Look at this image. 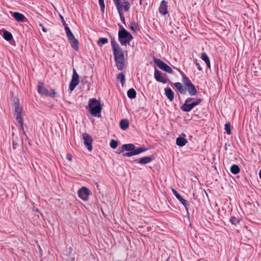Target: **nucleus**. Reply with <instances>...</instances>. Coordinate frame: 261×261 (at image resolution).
Instances as JSON below:
<instances>
[{
    "instance_id": "obj_1",
    "label": "nucleus",
    "mask_w": 261,
    "mask_h": 261,
    "mask_svg": "<svg viewBox=\"0 0 261 261\" xmlns=\"http://www.w3.org/2000/svg\"><path fill=\"white\" fill-rule=\"evenodd\" d=\"M111 45L116 65L118 70H121L125 66L124 53L114 37H111Z\"/></svg>"
},
{
    "instance_id": "obj_2",
    "label": "nucleus",
    "mask_w": 261,
    "mask_h": 261,
    "mask_svg": "<svg viewBox=\"0 0 261 261\" xmlns=\"http://www.w3.org/2000/svg\"><path fill=\"white\" fill-rule=\"evenodd\" d=\"M88 109L90 113L94 117H100L102 107L99 101L96 98H91L88 102Z\"/></svg>"
},
{
    "instance_id": "obj_3",
    "label": "nucleus",
    "mask_w": 261,
    "mask_h": 261,
    "mask_svg": "<svg viewBox=\"0 0 261 261\" xmlns=\"http://www.w3.org/2000/svg\"><path fill=\"white\" fill-rule=\"evenodd\" d=\"M120 30L118 32V40L122 45H126L133 39L132 35L120 24H118Z\"/></svg>"
},
{
    "instance_id": "obj_4",
    "label": "nucleus",
    "mask_w": 261,
    "mask_h": 261,
    "mask_svg": "<svg viewBox=\"0 0 261 261\" xmlns=\"http://www.w3.org/2000/svg\"><path fill=\"white\" fill-rule=\"evenodd\" d=\"M38 92L40 94L49 96L51 97H55L57 96V93L54 90H51L50 91H49L44 87V84L42 83H39L38 86Z\"/></svg>"
},
{
    "instance_id": "obj_5",
    "label": "nucleus",
    "mask_w": 261,
    "mask_h": 261,
    "mask_svg": "<svg viewBox=\"0 0 261 261\" xmlns=\"http://www.w3.org/2000/svg\"><path fill=\"white\" fill-rule=\"evenodd\" d=\"M153 62L156 64L159 68H160L162 70L165 71L169 73H173V71L172 68L161 59L154 57Z\"/></svg>"
},
{
    "instance_id": "obj_6",
    "label": "nucleus",
    "mask_w": 261,
    "mask_h": 261,
    "mask_svg": "<svg viewBox=\"0 0 261 261\" xmlns=\"http://www.w3.org/2000/svg\"><path fill=\"white\" fill-rule=\"evenodd\" d=\"M167 74L166 73L163 74L160 71L155 68L154 76L156 81L162 83L163 84H165L168 82H169L171 84H172L173 83L170 81L168 78H165Z\"/></svg>"
},
{
    "instance_id": "obj_7",
    "label": "nucleus",
    "mask_w": 261,
    "mask_h": 261,
    "mask_svg": "<svg viewBox=\"0 0 261 261\" xmlns=\"http://www.w3.org/2000/svg\"><path fill=\"white\" fill-rule=\"evenodd\" d=\"M79 83L80 80L79 74L76 72L75 69H73L72 79L69 84V90L71 91H72L76 87V86L79 84Z\"/></svg>"
},
{
    "instance_id": "obj_8",
    "label": "nucleus",
    "mask_w": 261,
    "mask_h": 261,
    "mask_svg": "<svg viewBox=\"0 0 261 261\" xmlns=\"http://www.w3.org/2000/svg\"><path fill=\"white\" fill-rule=\"evenodd\" d=\"M82 138L84 140V144L85 146L87 147L89 151H91L93 149L92 147V141L93 140L91 137V136L86 133H83L82 135Z\"/></svg>"
},
{
    "instance_id": "obj_9",
    "label": "nucleus",
    "mask_w": 261,
    "mask_h": 261,
    "mask_svg": "<svg viewBox=\"0 0 261 261\" xmlns=\"http://www.w3.org/2000/svg\"><path fill=\"white\" fill-rule=\"evenodd\" d=\"M172 192L176 198L184 205L187 212V214H189V202L187 200L184 199L175 189H172Z\"/></svg>"
},
{
    "instance_id": "obj_10",
    "label": "nucleus",
    "mask_w": 261,
    "mask_h": 261,
    "mask_svg": "<svg viewBox=\"0 0 261 261\" xmlns=\"http://www.w3.org/2000/svg\"><path fill=\"white\" fill-rule=\"evenodd\" d=\"M90 193V191L86 187L80 189L77 192L79 197L84 201L88 200Z\"/></svg>"
},
{
    "instance_id": "obj_11",
    "label": "nucleus",
    "mask_w": 261,
    "mask_h": 261,
    "mask_svg": "<svg viewBox=\"0 0 261 261\" xmlns=\"http://www.w3.org/2000/svg\"><path fill=\"white\" fill-rule=\"evenodd\" d=\"M13 107H14V115L15 116L16 120H19L20 121L21 118H22L21 115L22 109L20 108L19 101L18 99L14 102Z\"/></svg>"
},
{
    "instance_id": "obj_12",
    "label": "nucleus",
    "mask_w": 261,
    "mask_h": 261,
    "mask_svg": "<svg viewBox=\"0 0 261 261\" xmlns=\"http://www.w3.org/2000/svg\"><path fill=\"white\" fill-rule=\"evenodd\" d=\"M147 148L143 147H136L132 152H127L123 154V156L130 157L133 155H138L143 152L147 150Z\"/></svg>"
},
{
    "instance_id": "obj_13",
    "label": "nucleus",
    "mask_w": 261,
    "mask_h": 261,
    "mask_svg": "<svg viewBox=\"0 0 261 261\" xmlns=\"http://www.w3.org/2000/svg\"><path fill=\"white\" fill-rule=\"evenodd\" d=\"M154 159L153 155H150L147 156H144L138 159L135 160V162L139 163L140 164L145 165L149 163Z\"/></svg>"
},
{
    "instance_id": "obj_14",
    "label": "nucleus",
    "mask_w": 261,
    "mask_h": 261,
    "mask_svg": "<svg viewBox=\"0 0 261 261\" xmlns=\"http://www.w3.org/2000/svg\"><path fill=\"white\" fill-rule=\"evenodd\" d=\"M167 8V2L165 0H163L159 7L160 13L162 15H165L168 13Z\"/></svg>"
},
{
    "instance_id": "obj_15",
    "label": "nucleus",
    "mask_w": 261,
    "mask_h": 261,
    "mask_svg": "<svg viewBox=\"0 0 261 261\" xmlns=\"http://www.w3.org/2000/svg\"><path fill=\"white\" fill-rule=\"evenodd\" d=\"M71 47L76 51L79 50V43L78 40L75 38L74 36L68 39Z\"/></svg>"
},
{
    "instance_id": "obj_16",
    "label": "nucleus",
    "mask_w": 261,
    "mask_h": 261,
    "mask_svg": "<svg viewBox=\"0 0 261 261\" xmlns=\"http://www.w3.org/2000/svg\"><path fill=\"white\" fill-rule=\"evenodd\" d=\"M12 16L18 21L24 22L26 19L24 15L17 12H11Z\"/></svg>"
},
{
    "instance_id": "obj_17",
    "label": "nucleus",
    "mask_w": 261,
    "mask_h": 261,
    "mask_svg": "<svg viewBox=\"0 0 261 261\" xmlns=\"http://www.w3.org/2000/svg\"><path fill=\"white\" fill-rule=\"evenodd\" d=\"M165 94L170 101H172L174 99V93L170 88L167 87L165 88Z\"/></svg>"
},
{
    "instance_id": "obj_18",
    "label": "nucleus",
    "mask_w": 261,
    "mask_h": 261,
    "mask_svg": "<svg viewBox=\"0 0 261 261\" xmlns=\"http://www.w3.org/2000/svg\"><path fill=\"white\" fill-rule=\"evenodd\" d=\"M187 90L189 94L191 96L195 95L197 93V90L193 84L187 87Z\"/></svg>"
},
{
    "instance_id": "obj_19",
    "label": "nucleus",
    "mask_w": 261,
    "mask_h": 261,
    "mask_svg": "<svg viewBox=\"0 0 261 261\" xmlns=\"http://www.w3.org/2000/svg\"><path fill=\"white\" fill-rule=\"evenodd\" d=\"M116 7L117 8V10L119 15L120 16V18L121 22L124 24L125 25L126 24H125V17L124 16L123 12L122 5H120V6H117Z\"/></svg>"
},
{
    "instance_id": "obj_20",
    "label": "nucleus",
    "mask_w": 261,
    "mask_h": 261,
    "mask_svg": "<svg viewBox=\"0 0 261 261\" xmlns=\"http://www.w3.org/2000/svg\"><path fill=\"white\" fill-rule=\"evenodd\" d=\"M188 143V141L182 137H179L176 138V144L179 147H183Z\"/></svg>"
},
{
    "instance_id": "obj_21",
    "label": "nucleus",
    "mask_w": 261,
    "mask_h": 261,
    "mask_svg": "<svg viewBox=\"0 0 261 261\" xmlns=\"http://www.w3.org/2000/svg\"><path fill=\"white\" fill-rule=\"evenodd\" d=\"M193 109L191 103H184L181 107L180 109L185 112H190Z\"/></svg>"
},
{
    "instance_id": "obj_22",
    "label": "nucleus",
    "mask_w": 261,
    "mask_h": 261,
    "mask_svg": "<svg viewBox=\"0 0 261 261\" xmlns=\"http://www.w3.org/2000/svg\"><path fill=\"white\" fill-rule=\"evenodd\" d=\"M180 72L181 74L182 75V81L185 86L186 87H188L189 85H191L192 83L189 79V77L186 76L183 72H181L180 71Z\"/></svg>"
},
{
    "instance_id": "obj_23",
    "label": "nucleus",
    "mask_w": 261,
    "mask_h": 261,
    "mask_svg": "<svg viewBox=\"0 0 261 261\" xmlns=\"http://www.w3.org/2000/svg\"><path fill=\"white\" fill-rule=\"evenodd\" d=\"M129 122L127 119H122L120 121V127L122 130H126L128 128Z\"/></svg>"
},
{
    "instance_id": "obj_24",
    "label": "nucleus",
    "mask_w": 261,
    "mask_h": 261,
    "mask_svg": "<svg viewBox=\"0 0 261 261\" xmlns=\"http://www.w3.org/2000/svg\"><path fill=\"white\" fill-rule=\"evenodd\" d=\"M3 36L4 38L8 41H10L13 39V36L12 34L6 30L3 31Z\"/></svg>"
},
{
    "instance_id": "obj_25",
    "label": "nucleus",
    "mask_w": 261,
    "mask_h": 261,
    "mask_svg": "<svg viewBox=\"0 0 261 261\" xmlns=\"http://www.w3.org/2000/svg\"><path fill=\"white\" fill-rule=\"evenodd\" d=\"M123 149L125 151H128V152H132L134 151V149H135V145L132 143L125 144H123Z\"/></svg>"
},
{
    "instance_id": "obj_26",
    "label": "nucleus",
    "mask_w": 261,
    "mask_h": 261,
    "mask_svg": "<svg viewBox=\"0 0 261 261\" xmlns=\"http://www.w3.org/2000/svg\"><path fill=\"white\" fill-rule=\"evenodd\" d=\"M231 173L233 174H237L240 172V168L238 165L233 164L230 168Z\"/></svg>"
},
{
    "instance_id": "obj_27",
    "label": "nucleus",
    "mask_w": 261,
    "mask_h": 261,
    "mask_svg": "<svg viewBox=\"0 0 261 261\" xmlns=\"http://www.w3.org/2000/svg\"><path fill=\"white\" fill-rule=\"evenodd\" d=\"M127 95L130 99H134L136 97L137 93L134 89L130 88L127 91Z\"/></svg>"
},
{
    "instance_id": "obj_28",
    "label": "nucleus",
    "mask_w": 261,
    "mask_h": 261,
    "mask_svg": "<svg viewBox=\"0 0 261 261\" xmlns=\"http://www.w3.org/2000/svg\"><path fill=\"white\" fill-rule=\"evenodd\" d=\"M174 85L181 94L185 93V89L180 83H175L174 84Z\"/></svg>"
},
{
    "instance_id": "obj_29",
    "label": "nucleus",
    "mask_w": 261,
    "mask_h": 261,
    "mask_svg": "<svg viewBox=\"0 0 261 261\" xmlns=\"http://www.w3.org/2000/svg\"><path fill=\"white\" fill-rule=\"evenodd\" d=\"M129 29L135 32L139 31L140 30L138 24L135 21H132L130 22Z\"/></svg>"
},
{
    "instance_id": "obj_30",
    "label": "nucleus",
    "mask_w": 261,
    "mask_h": 261,
    "mask_svg": "<svg viewBox=\"0 0 261 261\" xmlns=\"http://www.w3.org/2000/svg\"><path fill=\"white\" fill-rule=\"evenodd\" d=\"M229 222H231L232 224L236 226L240 223V219L239 218H237L234 216H231L229 219Z\"/></svg>"
},
{
    "instance_id": "obj_31",
    "label": "nucleus",
    "mask_w": 261,
    "mask_h": 261,
    "mask_svg": "<svg viewBox=\"0 0 261 261\" xmlns=\"http://www.w3.org/2000/svg\"><path fill=\"white\" fill-rule=\"evenodd\" d=\"M117 78L118 80H120L121 84L123 86L125 83V75L123 73L121 72L118 74Z\"/></svg>"
},
{
    "instance_id": "obj_32",
    "label": "nucleus",
    "mask_w": 261,
    "mask_h": 261,
    "mask_svg": "<svg viewBox=\"0 0 261 261\" xmlns=\"http://www.w3.org/2000/svg\"><path fill=\"white\" fill-rule=\"evenodd\" d=\"M17 123L19 124V130H22L23 131V134L25 135V136L27 137V136L26 135V133L25 131H24V128H23V120L22 118H21L20 121H19V120H16Z\"/></svg>"
},
{
    "instance_id": "obj_33",
    "label": "nucleus",
    "mask_w": 261,
    "mask_h": 261,
    "mask_svg": "<svg viewBox=\"0 0 261 261\" xmlns=\"http://www.w3.org/2000/svg\"><path fill=\"white\" fill-rule=\"evenodd\" d=\"M108 40L106 38H100L98 41L97 44L99 46H102L103 44H105L107 43H108Z\"/></svg>"
},
{
    "instance_id": "obj_34",
    "label": "nucleus",
    "mask_w": 261,
    "mask_h": 261,
    "mask_svg": "<svg viewBox=\"0 0 261 261\" xmlns=\"http://www.w3.org/2000/svg\"><path fill=\"white\" fill-rule=\"evenodd\" d=\"M225 130L228 135L231 134V125L229 122L225 124Z\"/></svg>"
},
{
    "instance_id": "obj_35",
    "label": "nucleus",
    "mask_w": 261,
    "mask_h": 261,
    "mask_svg": "<svg viewBox=\"0 0 261 261\" xmlns=\"http://www.w3.org/2000/svg\"><path fill=\"white\" fill-rule=\"evenodd\" d=\"M118 141L112 139L110 143V147L113 149H116L118 146Z\"/></svg>"
},
{
    "instance_id": "obj_36",
    "label": "nucleus",
    "mask_w": 261,
    "mask_h": 261,
    "mask_svg": "<svg viewBox=\"0 0 261 261\" xmlns=\"http://www.w3.org/2000/svg\"><path fill=\"white\" fill-rule=\"evenodd\" d=\"M122 8H124V10L125 11H128L130 8V4L128 1H125L123 2V6H122Z\"/></svg>"
},
{
    "instance_id": "obj_37",
    "label": "nucleus",
    "mask_w": 261,
    "mask_h": 261,
    "mask_svg": "<svg viewBox=\"0 0 261 261\" xmlns=\"http://www.w3.org/2000/svg\"><path fill=\"white\" fill-rule=\"evenodd\" d=\"M202 101V99L197 98L195 100L192 101L191 102V103L193 108H194L195 106L199 105Z\"/></svg>"
},
{
    "instance_id": "obj_38",
    "label": "nucleus",
    "mask_w": 261,
    "mask_h": 261,
    "mask_svg": "<svg viewBox=\"0 0 261 261\" xmlns=\"http://www.w3.org/2000/svg\"><path fill=\"white\" fill-rule=\"evenodd\" d=\"M18 139L17 138H15L13 139L12 140V147L13 149H16L18 146Z\"/></svg>"
},
{
    "instance_id": "obj_39",
    "label": "nucleus",
    "mask_w": 261,
    "mask_h": 261,
    "mask_svg": "<svg viewBox=\"0 0 261 261\" xmlns=\"http://www.w3.org/2000/svg\"><path fill=\"white\" fill-rule=\"evenodd\" d=\"M100 8V10L102 13L105 12V5L103 0H98Z\"/></svg>"
},
{
    "instance_id": "obj_40",
    "label": "nucleus",
    "mask_w": 261,
    "mask_h": 261,
    "mask_svg": "<svg viewBox=\"0 0 261 261\" xmlns=\"http://www.w3.org/2000/svg\"><path fill=\"white\" fill-rule=\"evenodd\" d=\"M201 59L205 62L210 60L209 57L205 53H202L201 54Z\"/></svg>"
},
{
    "instance_id": "obj_41",
    "label": "nucleus",
    "mask_w": 261,
    "mask_h": 261,
    "mask_svg": "<svg viewBox=\"0 0 261 261\" xmlns=\"http://www.w3.org/2000/svg\"><path fill=\"white\" fill-rule=\"evenodd\" d=\"M66 36H67V37L68 38V39H69V38H70L74 36L73 34H72V33L71 32L70 30L69 31L66 32Z\"/></svg>"
},
{
    "instance_id": "obj_42",
    "label": "nucleus",
    "mask_w": 261,
    "mask_h": 261,
    "mask_svg": "<svg viewBox=\"0 0 261 261\" xmlns=\"http://www.w3.org/2000/svg\"><path fill=\"white\" fill-rule=\"evenodd\" d=\"M116 7L122 5L121 0H113Z\"/></svg>"
},
{
    "instance_id": "obj_43",
    "label": "nucleus",
    "mask_w": 261,
    "mask_h": 261,
    "mask_svg": "<svg viewBox=\"0 0 261 261\" xmlns=\"http://www.w3.org/2000/svg\"><path fill=\"white\" fill-rule=\"evenodd\" d=\"M39 26L40 27H41V28L42 30V31H43V32H44V33H46V32H47V29H46V28L44 27V26L43 25V24H42V23H40L39 24Z\"/></svg>"
},
{
    "instance_id": "obj_44",
    "label": "nucleus",
    "mask_w": 261,
    "mask_h": 261,
    "mask_svg": "<svg viewBox=\"0 0 261 261\" xmlns=\"http://www.w3.org/2000/svg\"><path fill=\"white\" fill-rule=\"evenodd\" d=\"M124 151H125V150H124V149H123V146L122 145V146H121V147H119V148L118 149V150H117V152H117L118 154H120V153H122Z\"/></svg>"
},
{
    "instance_id": "obj_45",
    "label": "nucleus",
    "mask_w": 261,
    "mask_h": 261,
    "mask_svg": "<svg viewBox=\"0 0 261 261\" xmlns=\"http://www.w3.org/2000/svg\"><path fill=\"white\" fill-rule=\"evenodd\" d=\"M195 63L196 64V66L197 67L198 70L201 71L202 70V68L200 66L199 63L197 62V60H195Z\"/></svg>"
},
{
    "instance_id": "obj_46",
    "label": "nucleus",
    "mask_w": 261,
    "mask_h": 261,
    "mask_svg": "<svg viewBox=\"0 0 261 261\" xmlns=\"http://www.w3.org/2000/svg\"><path fill=\"white\" fill-rule=\"evenodd\" d=\"M192 100H193V98H191V97H188L185 101V103H190V102H191L192 101Z\"/></svg>"
},
{
    "instance_id": "obj_47",
    "label": "nucleus",
    "mask_w": 261,
    "mask_h": 261,
    "mask_svg": "<svg viewBox=\"0 0 261 261\" xmlns=\"http://www.w3.org/2000/svg\"><path fill=\"white\" fill-rule=\"evenodd\" d=\"M60 18L62 20V22L63 23V25H66L67 24H66V22L64 20L63 17L62 15H60Z\"/></svg>"
},
{
    "instance_id": "obj_48",
    "label": "nucleus",
    "mask_w": 261,
    "mask_h": 261,
    "mask_svg": "<svg viewBox=\"0 0 261 261\" xmlns=\"http://www.w3.org/2000/svg\"><path fill=\"white\" fill-rule=\"evenodd\" d=\"M66 158L69 161H72V155L71 154H67Z\"/></svg>"
},
{
    "instance_id": "obj_49",
    "label": "nucleus",
    "mask_w": 261,
    "mask_h": 261,
    "mask_svg": "<svg viewBox=\"0 0 261 261\" xmlns=\"http://www.w3.org/2000/svg\"><path fill=\"white\" fill-rule=\"evenodd\" d=\"M64 26L65 28V32H66L70 30V28L67 26V24L64 25Z\"/></svg>"
},
{
    "instance_id": "obj_50",
    "label": "nucleus",
    "mask_w": 261,
    "mask_h": 261,
    "mask_svg": "<svg viewBox=\"0 0 261 261\" xmlns=\"http://www.w3.org/2000/svg\"><path fill=\"white\" fill-rule=\"evenodd\" d=\"M206 65H207V67L209 68H210L211 67V62H210V60H208L207 62H205Z\"/></svg>"
},
{
    "instance_id": "obj_51",
    "label": "nucleus",
    "mask_w": 261,
    "mask_h": 261,
    "mask_svg": "<svg viewBox=\"0 0 261 261\" xmlns=\"http://www.w3.org/2000/svg\"><path fill=\"white\" fill-rule=\"evenodd\" d=\"M139 4L140 6L142 5V0H139Z\"/></svg>"
},
{
    "instance_id": "obj_52",
    "label": "nucleus",
    "mask_w": 261,
    "mask_h": 261,
    "mask_svg": "<svg viewBox=\"0 0 261 261\" xmlns=\"http://www.w3.org/2000/svg\"><path fill=\"white\" fill-rule=\"evenodd\" d=\"M259 176L260 179H261V170L259 172Z\"/></svg>"
},
{
    "instance_id": "obj_53",
    "label": "nucleus",
    "mask_w": 261,
    "mask_h": 261,
    "mask_svg": "<svg viewBox=\"0 0 261 261\" xmlns=\"http://www.w3.org/2000/svg\"><path fill=\"white\" fill-rule=\"evenodd\" d=\"M182 135L183 136H184V137H185V136H186V135H185V134H182Z\"/></svg>"
},
{
    "instance_id": "obj_54",
    "label": "nucleus",
    "mask_w": 261,
    "mask_h": 261,
    "mask_svg": "<svg viewBox=\"0 0 261 261\" xmlns=\"http://www.w3.org/2000/svg\"><path fill=\"white\" fill-rule=\"evenodd\" d=\"M21 142H22V143H23V139H21Z\"/></svg>"
}]
</instances>
